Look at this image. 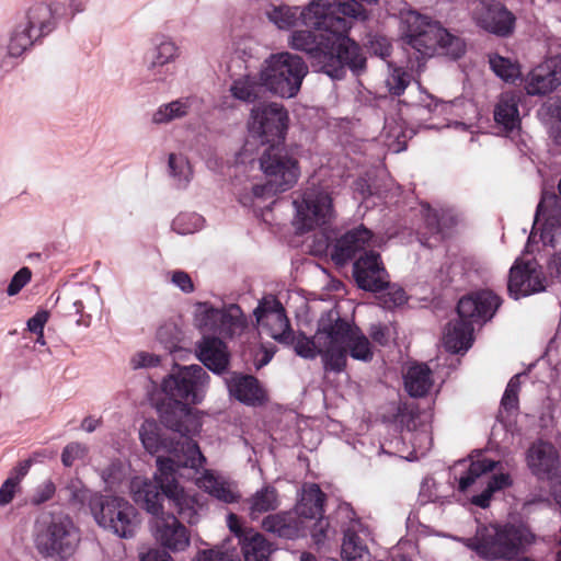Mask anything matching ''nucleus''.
<instances>
[{"mask_svg": "<svg viewBox=\"0 0 561 561\" xmlns=\"http://www.w3.org/2000/svg\"><path fill=\"white\" fill-rule=\"evenodd\" d=\"M301 23L311 31H294L288 45L308 55L319 71L332 79H341L348 67L354 72L365 68L366 58L360 47L347 36L352 20H366V10L358 1H311L300 12Z\"/></svg>", "mask_w": 561, "mask_h": 561, "instance_id": "obj_1", "label": "nucleus"}, {"mask_svg": "<svg viewBox=\"0 0 561 561\" xmlns=\"http://www.w3.org/2000/svg\"><path fill=\"white\" fill-rule=\"evenodd\" d=\"M139 439L150 455L157 456L154 479L162 488L178 514L188 524L198 520V501L195 494L187 492L179 479L184 474L181 470H190L195 476L206 463L199 446L193 439L174 443L162 433L160 425L153 420H146L139 427Z\"/></svg>", "mask_w": 561, "mask_h": 561, "instance_id": "obj_2", "label": "nucleus"}, {"mask_svg": "<svg viewBox=\"0 0 561 561\" xmlns=\"http://www.w3.org/2000/svg\"><path fill=\"white\" fill-rule=\"evenodd\" d=\"M536 541L531 530L510 523L480 525L472 537L461 539L483 561H535L525 552Z\"/></svg>", "mask_w": 561, "mask_h": 561, "instance_id": "obj_3", "label": "nucleus"}, {"mask_svg": "<svg viewBox=\"0 0 561 561\" xmlns=\"http://www.w3.org/2000/svg\"><path fill=\"white\" fill-rule=\"evenodd\" d=\"M399 30L405 44L423 57L440 54L456 59L465 53L461 38L417 11H401Z\"/></svg>", "mask_w": 561, "mask_h": 561, "instance_id": "obj_4", "label": "nucleus"}, {"mask_svg": "<svg viewBox=\"0 0 561 561\" xmlns=\"http://www.w3.org/2000/svg\"><path fill=\"white\" fill-rule=\"evenodd\" d=\"M288 122V112L283 104L266 102L253 106L248 121V137L236 154V162L253 163L259 150L272 145L283 146Z\"/></svg>", "mask_w": 561, "mask_h": 561, "instance_id": "obj_5", "label": "nucleus"}, {"mask_svg": "<svg viewBox=\"0 0 561 561\" xmlns=\"http://www.w3.org/2000/svg\"><path fill=\"white\" fill-rule=\"evenodd\" d=\"M500 302V298L490 290L461 298L457 306L459 320L450 323L444 333L445 348L451 353L468 351L473 341V323L490 320Z\"/></svg>", "mask_w": 561, "mask_h": 561, "instance_id": "obj_6", "label": "nucleus"}, {"mask_svg": "<svg viewBox=\"0 0 561 561\" xmlns=\"http://www.w3.org/2000/svg\"><path fill=\"white\" fill-rule=\"evenodd\" d=\"M308 65L302 57L289 51L271 54L260 68L259 78L272 94L282 99L295 98L305 77L308 75Z\"/></svg>", "mask_w": 561, "mask_h": 561, "instance_id": "obj_7", "label": "nucleus"}, {"mask_svg": "<svg viewBox=\"0 0 561 561\" xmlns=\"http://www.w3.org/2000/svg\"><path fill=\"white\" fill-rule=\"evenodd\" d=\"M34 541L42 556L67 560L77 551L81 534L68 514L56 513L44 515L37 522Z\"/></svg>", "mask_w": 561, "mask_h": 561, "instance_id": "obj_8", "label": "nucleus"}, {"mask_svg": "<svg viewBox=\"0 0 561 561\" xmlns=\"http://www.w3.org/2000/svg\"><path fill=\"white\" fill-rule=\"evenodd\" d=\"M91 515L98 526L124 539L135 537L141 523L136 507L116 495L95 497L91 502Z\"/></svg>", "mask_w": 561, "mask_h": 561, "instance_id": "obj_9", "label": "nucleus"}, {"mask_svg": "<svg viewBox=\"0 0 561 561\" xmlns=\"http://www.w3.org/2000/svg\"><path fill=\"white\" fill-rule=\"evenodd\" d=\"M294 206L296 210L294 225L300 232L328 225L335 217L331 194L314 183L295 197Z\"/></svg>", "mask_w": 561, "mask_h": 561, "instance_id": "obj_10", "label": "nucleus"}, {"mask_svg": "<svg viewBox=\"0 0 561 561\" xmlns=\"http://www.w3.org/2000/svg\"><path fill=\"white\" fill-rule=\"evenodd\" d=\"M209 385V375L199 365L176 366L162 381L163 392L174 404H199Z\"/></svg>", "mask_w": 561, "mask_h": 561, "instance_id": "obj_11", "label": "nucleus"}, {"mask_svg": "<svg viewBox=\"0 0 561 561\" xmlns=\"http://www.w3.org/2000/svg\"><path fill=\"white\" fill-rule=\"evenodd\" d=\"M347 354L362 362H369L374 355L368 339L357 327L341 319L337 312V320L333 322V347L329 352L331 370H343Z\"/></svg>", "mask_w": 561, "mask_h": 561, "instance_id": "obj_12", "label": "nucleus"}, {"mask_svg": "<svg viewBox=\"0 0 561 561\" xmlns=\"http://www.w3.org/2000/svg\"><path fill=\"white\" fill-rule=\"evenodd\" d=\"M194 327L204 335L232 337L242 333L245 318L237 305L216 308L209 302H197L193 311Z\"/></svg>", "mask_w": 561, "mask_h": 561, "instance_id": "obj_13", "label": "nucleus"}, {"mask_svg": "<svg viewBox=\"0 0 561 561\" xmlns=\"http://www.w3.org/2000/svg\"><path fill=\"white\" fill-rule=\"evenodd\" d=\"M539 242L543 249L561 247V204L558 203L556 196L543 195L538 204L526 252L539 251L540 249L537 247Z\"/></svg>", "mask_w": 561, "mask_h": 561, "instance_id": "obj_14", "label": "nucleus"}, {"mask_svg": "<svg viewBox=\"0 0 561 561\" xmlns=\"http://www.w3.org/2000/svg\"><path fill=\"white\" fill-rule=\"evenodd\" d=\"M259 165L266 180L276 191L291 188L300 176L296 159L290 157L283 146L272 145L259 150Z\"/></svg>", "mask_w": 561, "mask_h": 561, "instance_id": "obj_15", "label": "nucleus"}, {"mask_svg": "<svg viewBox=\"0 0 561 561\" xmlns=\"http://www.w3.org/2000/svg\"><path fill=\"white\" fill-rule=\"evenodd\" d=\"M337 514L341 518L348 520L343 530L342 560L368 561L370 554L365 541L371 537L369 526L356 516L348 504L340 505Z\"/></svg>", "mask_w": 561, "mask_h": 561, "instance_id": "obj_16", "label": "nucleus"}, {"mask_svg": "<svg viewBox=\"0 0 561 561\" xmlns=\"http://www.w3.org/2000/svg\"><path fill=\"white\" fill-rule=\"evenodd\" d=\"M254 316L261 333L283 343L291 342L293 333L285 309L274 296L263 297L254 309Z\"/></svg>", "mask_w": 561, "mask_h": 561, "instance_id": "obj_17", "label": "nucleus"}, {"mask_svg": "<svg viewBox=\"0 0 561 561\" xmlns=\"http://www.w3.org/2000/svg\"><path fill=\"white\" fill-rule=\"evenodd\" d=\"M548 279L535 259L519 257L510 270L508 293L515 299L543 291Z\"/></svg>", "mask_w": 561, "mask_h": 561, "instance_id": "obj_18", "label": "nucleus"}, {"mask_svg": "<svg viewBox=\"0 0 561 561\" xmlns=\"http://www.w3.org/2000/svg\"><path fill=\"white\" fill-rule=\"evenodd\" d=\"M337 320V310L332 309L319 320L318 330L312 339L299 336L295 342V352L304 358L312 359L322 356L325 369L331 370L329 352L333 347V322Z\"/></svg>", "mask_w": 561, "mask_h": 561, "instance_id": "obj_19", "label": "nucleus"}, {"mask_svg": "<svg viewBox=\"0 0 561 561\" xmlns=\"http://www.w3.org/2000/svg\"><path fill=\"white\" fill-rule=\"evenodd\" d=\"M426 111L430 114H453L459 116L461 121H451L447 123V127L455 126L462 130L473 133L472 128L479 121V110L471 101H457L454 103H439L435 101L434 96L421 91L417 103V112Z\"/></svg>", "mask_w": 561, "mask_h": 561, "instance_id": "obj_20", "label": "nucleus"}, {"mask_svg": "<svg viewBox=\"0 0 561 561\" xmlns=\"http://www.w3.org/2000/svg\"><path fill=\"white\" fill-rule=\"evenodd\" d=\"M470 12L477 25L490 33L507 36L514 30V15L500 2L474 0Z\"/></svg>", "mask_w": 561, "mask_h": 561, "instance_id": "obj_21", "label": "nucleus"}, {"mask_svg": "<svg viewBox=\"0 0 561 561\" xmlns=\"http://www.w3.org/2000/svg\"><path fill=\"white\" fill-rule=\"evenodd\" d=\"M150 530L156 542L167 551L183 552L191 545L190 530L174 515L154 517Z\"/></svg>", "mask_w": 561, "mask_h": 561, "instance_id": "obj_22", "label": "nucleus"}, {"mask_svg": "<svg viewBox=\"0 0 561 561\" xmlns=\"http://www.w3.org/2000/svg\"><path fill=\"white\" fill-rule=\"evenodd\" d=\"M382 239L375 237L371 231L360 226L347 231L335 243L331 257L337 265H344L360 254L380 248Z\"/></svg>", "mask_w": 561, "mask_h": 561, "instance_id": "obj_23", "label": "nucleus"}, {"mask_svg": "<svg viewBox=\"0 0 561 561\" xmlns=\"http://www.w3.org/2000/svg\"><path fill=\"white\" fill-rule=\"evenodd\" d=\"M353 274L358 287L364 290L381 291L388 284V273L375 249L355 260Z\"/></svg>", "mask_w": 561, "mask_h": 561, "instance_id": "obj_24", "label": "nucleus"}, {"mask_svg": "<svg viewBox=\"0 0 561 561\" xmlns=\"http://www.w3.org/2000/svg\"><path fill=\"white\" fill-rule=\"evenodd\" d=\"M62 7L60 2H36L27 8L21 23L39 41L57 27Z\"/></svg>", "mask_w": 561, "mask_h": 561, "instance_id": "obj_25", "label": "nucleus"}, {"mask_svg": "<svg viewBox=\"0 0 561 561\" xmlns=\"http://www.w3.org/2000/svg\"><path fill=\"white\" fill-rule=\"evenodd\" d=\"M153 480L154 482L147 477L136 476L130 480L129 492L136 504L157 517L163 513V497L168 496L158 481L154 478Z\"/></svg>", "mask_w": 561, "mask_h": 561, "instance_id": "obj_26", "label": "nucleus"}, {"mask_svg": "<svg viewBox=\"0 0 561 561\" xmlns=\"http://www.w3.org/2000/svg\"><path fill=\"white\" fill-rule=\"evenodd\" d=\"M561 84V57L554 56L536 67L528 76V94H547Z\"/></svg>", "mask_w": 561, "mask_h": 561, "instance_id": "obj_27", "label": "nucleus"}, {"mask_svg": "<svg viewBox=\"0 0 561 561\" xmlns=\"http://www.w3.org/2000/svg\"><path fill=\"white\" fill-rule=\"evenodd\" d=\"M191 404H174L172 410H160L161 421L167 427L181 434L183 440L192 439L202 427L199 412L190 407Z\"/></svg>", "mask_w": 561, "mask_h": 561, "instance_id": "obj_28", "label": "nucleus"}, {"mask_svg": "<svg viewBox=\"0 0 561 561\" xmlns=\"http://www.w3.org/2000/svg\"><path fill=\"white\" fill-rule=\"evenodd\" d=\"M527 465L539 479L551 480L559 466V455L553 445L538 442L533 444L527 453Z\"/></svg>", "mask_w": 561, "mask_h": 561, "instance_id": "obj_29", "label": "nucleus"}, {"mask_svg": "<svg viewBox=\"0 0 561 561\" xmlns=\"http://www.w3.org/2000/svg\"><path fill=\"white\" fill-rule=\"evenodd\" d=\"M180 56L181 48L172 37L157 36L145 58L147 70L154 76L160 75L165 65L175 62Z\"/></svg>", "mask_w": 561, "mask_h": 561, "instance_id": "obj_30", "label": "nucleus"}, {"mask_svg": "<svg viewBox=\"0 0 561 561\" xmlns=\"http://www.w3.org/2000/svg\"><path fill=\"white\" fill-rule=\"evenodd\" d=\"M195 484L210 496L224 503H236L240 499L237 484L215 473L213 470L205 469L202 474L195 479Z\"/></svg>", "mask_w": 561, "mask_h": 561, "instance_id": "obj_31", "label": "nucleus"}, {"mask_svg": "<svg viewBox=\"0 0 561 561\" xmlns=\"http://www.w3.org/2000/svg\"><path fill=\"white\" fill-rule=\"evenodd\" d=\"M196 355L215 374L224 373L229 364L227 346L215 336H203L196 345Z\"/></svg>", "mask_w": 561, "mask_h": 561, "instance_id": "obj_32", "label": "nucleus"}, {"mask_svg": "<svg viewBox=\"0 0 561 561\" xmlns=\"http://www.w3.org/2000/svg\"><path fill=\"white\" fill-rule=\"evenodd\" d=\"M230 396L247 405H259L265 401V392L256 378L233 375L227 380Z\"/></svg>", "mask_w": 561, "mask_h": 561, "instance_id": "obj_33", "label": "nucleus"}, {"mask_svg": "<svg viewBox=\"0 0 561 561\" xmlns=\"http://www.w3.org/2000/svg\"><path fill=\"white\" fill-rule=\"evenodd\" d=\"M262 527L278 537L293 539L305 533L309 525L298 519L295 513L286 512L268 515L263 519Z\"/></svg>", "mask_w": 561, "mask_h": 561, "instance_id": "obj_34", "label": "nucleus"}, {"mask_svg": "<svg viewBox=\"0 0 561 561\" xmlns=\"http://www.w3.org/2000/svg\"><path fill=\"white\" fill-rule=\"evenodd\" d=\"M324 494L318 484H305L301 496L295 508V515L298 519L308 525L309 522L317 519L323 513Z\"/></svg>", "mask_w": 561, "mask_h": 561, "instance_id": "obj_35", "label": "nucleus"}, {"mask_svg": "<svg viewBox=\"0 0 561 561\" xmlns=\"http://www.w3.org/2000/svg\"><path fill=\"white\" fill-rule=\"evenodd\" d=\"M494 121L506 131H513L519 128L520 115L516 94L505 92L500 96L494 107Z\"/></svg>", "mask_w": 561, "mask_h": 561, "instance_id": "obj_36", "label": "nucleus"}, {"mask_svg": "<svg viewBox=\"0 0 561 561\" xmlns=\"http://www.w3.org/2000/svg\"><path fill=\"white\" fill-rule=\"evenodd\" d=\"M195 103L193 96H182L157 107L151 115V123L154 125H167L173 121L186 117Z\"/></svg>", "mask_w": 561, "mask_h": 561, "instance_id": "obj_37", "label": "nucleus"}, {"mask_svg": "<svg viewBox=\"0 0 561 561\" xmlns=\"http://www.w3.org/2000/svg\"><path fill=\"white\" fill-rule=\"evenodd\" d=\"M244 561H271L272 543L254 529H250L239 543Z\"/></svg>", "mask_w": 561, "mask_h": 561, "instance_id": "obj_38", "label": "nucleus"}, {"mask_svg": "<svg viewBox=\"0 0 561 561\" xmlns=\"http://www.w3.org/2000/svg\"><path fill=\"white\" fill-rule=\"evenodd\" d=\"M403 379L405 390L415 398L425 396L433 386L432 373L424 364L411 365Z\"/></svg>", "mask_w": 561, "mask_h": 561, "instance_id": "obj_39", "label": "nucleus"}, {"mask_svg": "<svg viewBox=\"0 0 561 561\" xmlns=\"http://www.w3.org/2000/svg\"><path fill=\"white\" fill-rule=\"evenodd\" d=\"M277 192L268 181L266 184L250 183L238 193V199L242 206L257 211Z\"/></svg>", "mask_w": 561, "mask_h": 561, "instance_id": "obj_40", "label": "nucleus"}, {"mask_svg": "<svg viewBox=\"0 0 561 561\" xmlns=\"http://www.w3.org/2000/svg\"><path fill=\"white\" fill-rule=\"evenodd\" d=\"M101 302L99 288L94 285L82 284L77 288L76 297L72 301L75 313L80 316L77 320L78 325L89 327L91 321L90 314H84L85 306H93Z\"/></svg>", "mask_w": 561, "mask_h": 561, "instance_id": "obj_41", "label": "nucleus"}, {"mask_svg": "<svg viewBox=\"0 0 561 561\" xmlns=\"http://www.w3.org/2000/svg\"><path fill=\"white\" fill-rule=\"evenodd\" d=\"M37 42L35 35L20 22L10 31L4 46L9 50V56L18 60Z\"/></svg>", "mask_w": 561, "mask_h": 561, "instance_id": "obj_42", "label": "nucleus"}, {"mask_svg": "<svg viewBox=\"0 0 561 561\" xmlns=\"http://www.w3.org/2000/svg\"><path fill=\"white\" fill-rule=\"evenodd\" d=\"M249 511L252 519L261 514L274 511L279 506L278 494L275 488L271 485L257 490L249 500Z\"/></svg>", "mask_w": 561, "mask_h": 561, "instance_id": "obj_43", "label": "nucleus"}, {"mask_svg": "<svg viewBox=\"0 0 561 561\" xmlns=\"http://www.w3.org/2000/svg\"><path fill=\"white\" fill-rule=\"evenodd\" d=\"M261 88L264 87L261 85L260 80L257 81L253 76L244 75L232 81L229 91L236 100L252 103L260 98Z\"/></svg>", "mask_w": 561, "mask_h": 561, "instance_id": "obj_44", "label": "nucleus"}, {"mask_svg": "<svg viewBox=\"0 0 561 561\" xmlns=\"http://www.w3.org/2000/svg\"><path fill=\"white\" fill-rule=\"evenodd\" d=\"M499 462L479 455L477 459H471L465 474L459 478L458 490L467 492L482 474L493 471Z\"/></svg>", "mask_w": 561, "mask_h": 561, "instance_id": "obj_45", "label": "nucleus"}, {"mask_svg": "<svg viewBox=\"0 0 561 561\" xmlns=\"http://www.w3.org/2000/svg\"><path fill=\"white\" fill-rule=\"evenodd\" d=\"M300 10L298 7L289 5H271L265 14L270 22H272L279 30H289L301 21Z\"/></svg>", "mask_w": 561, "mask_h": 561, "instance_id": "obj_46", "label": "nucleus"}, {"mask_svg": "<svg viewBox=\"0 0 561 561\" xmlns=\"http://www.w3.org/2000/svg\"><path fill=\"white\" fill-rule=\"evenodd\" d=\"M168 171L173 182L179 187H185L192 180L193 171L188 159L182 153H170L168 158Z\"/></svg>", "mask_w": 561, "mask_h": 561, "instance_id": "obj_47", "label": "nucleus"}, {"mask_svg": "<svg viewBox=\"0 0 561 561\" xmlns=\"http://www.w3.org/2000/svg\"><path fill=\"white\" fill-rule=\"evenodd\" d=\"M512 484V479L507 473H499L491 477L486 488L471 497V503L478 507L486 508L490 506L493 494Z\"/></svg>", "mask_w": 561, "mask_h": 561, "instance_id": "obj_48", "label": "nucleus"}, {"mask_svg": "<svg viewBox=\"0 0 561 561\" xmlns=\"http://www.w3.org/2000/svg\"><path fill=\"white\" fill-rule=\"evenodd\" d=\"M489 61L494 73L506 82H515L520 77L518 65L510 58L492 55Z\"/></svg>", "mask_w": 561, "mask_h": 561, "instance_id": "obj_49", "label": "nucleus"}, {"mask_svg": "<svg viewBox=\"0 0 561 561\" xmlns=\"http://www.w3.org/2000/svg\"><path fill=\"white\" fill-rule=\"evenodd\" d=\"M65 491L72 503L80 505L88 504L90 510L91 502L94 501L95 497H102V494L92 492L79 479H71L67 483Z\"/></svg>", "mask_w": 561, "mask_h": 561, "instance_id": "obj_50", "label": "nucleus"}, {"mask_svg": "<svg viewBox=\"0 0 561 561\" xmlns=\"http://www.w3.org/2000/svg\"><path fill=\"white\" fill-rule=\"evenodd\" d=\"M204 226V218L195 213H182L172 221V229L179 234H190Z\"/></svg>", "mask_w": 561, "mask_h": 561, "instance_id": "obj_51", "label": "nucleus"}, {"mask_svg": "<svg viewBox=\"0 0 561 561\" xmlns=\"http://www.w3.org/2000/svg\"><path fill=\"white\" fill-rule=\"evenodd\" d=\"M388 70L386 85L390 93L400 95L410 83V75L403 68L393 66L390 62L388 64Z\"/></svg>", "mask_w": 561, "mask_h": 561, "instance_id": "obj_52", "label": "nucleus"}, {"mask_svg": "<svg viewBox=\"0 0 561 561\" xmlns=\"http://www.w3.org/2000/svg\"><path fill=\"white\" fill-rule=\"evenodd\" d=\"M383 291L379 295V304L385 309H393L404 305L408 300L407 294L398 285H389L383 287Z\"/></svg>", "mask_w": 561, "mask_h": 561, "instance_id": "obj_53", "label": "nucleus"}, {"mask_svg": "<svg viewBox=\"0 0 561 561\" xmlns=\"http://www.w3.org/2000/svg\"><path fill=\"white\" fill-rule=\"evenodd\" d=\"M127 473V465L122 460L112 461L108 467L101 471V478L108 489L121 483Z\"/></svg>", "mask_w": 561, "mask_h": 561, "instance_id": "obj_54", "label": "nucleus"}, {"mask_svg": "<svg viewBox=\"0 0 561 561\" xmlns=\"http://www.w3.org/2000/svg\"><path fill=\"white\" fill-rule=\"evenodd\" d=\"M444 494L439 492V485L436 480L432 477H426L420 489L419 499L422 503L430 502H442L444 503V499H446Z\"/></svg>", "mask_w": 561, "mask_h": 561, "instance_id": "obj_55", "label": "nucleus"}, {"mask_svg": "<svg viewBox=\"0 0 561 561\" xmlns=\"http://www.w3.org/2000/svg\"><path fill=\"white\" fill-rule=\"evenodd\" d=\"M386 145L393 152H400L405 149V134L399 127H391L387 121L383 129Z\"/></svg>", "mask_w": 561, "mask_h": 561, "instance_id": "obj_56", "label": "nucleus"}, {"mask_svg": "<svg viewBox=\"0 0 561 561\" xmlns=\"http://www.w3.org/2000/svg\"><path fill=\"white\" fill-rule=\"evenodd\" d=\"M88 448L80 443L68 444L61 454L62 465L66 467L73 466L77 461L83 460L87 457Z\"/></svg>", "mask_w": 561, "mask_h": 561, "instance_id": "obj_57", "label": "nucleus"}, {"mask_svg": "<svg viewBox=\"0 0 561 561\" xmlns=\"http://www.w3.org/2000/svg\"><path fill=\"white\" fill-rule=\"evenodd\" d=\"M32 278V271L24 266L20 268L11 278L8 287L7 295L9 297H13L18 295L30 282Z\"/></svg>", "mask_w": 561, "mask_h": 561, "instance_id": "obj_58", "label": "nucleus"}, {"mask_svg": "<svg viewBox=\"0 0 561 561\" xmlns=\"http://www.w3.org/2000/svg\"><path fill=\"white\" fill-rule=\"evenodd\" d=\"M21 479L18 476H11L4 480L0 486V506L9 505L15 494L20 491Z\"/></svg>", "mask_w": 561, "mask_h": 561, "instance_id": "obj_59", "label": "nucleus"}, {"mask_svg": "<svg viewBox=\"0 0 561 561\" xmlns=\"http://www.w3.org/2000/svg\"><path fill=\"white\" fill-rule=\"evenodd\" d=\"M192 561H239L232 553L224 551L220 547L201 550Z\"/></svg>", "mask_w": 561, "mask_h": 561, "instance_id": "obj_60", "label": "nucleus"}, {"mask_svg": "<svg viewBox=\"0 0 561 561\" xmlns=\"http://www.w3.org/2000/svg\"><path fill=\"white\" fill-rule=\"evenodd\" d=\"M519 376H514L507 383L505 392L502 398V405L506 410H513L517 408L518 404V391H519Z\"/></svg>", "mask_w": 561, "mask_h": 561, "instance_id": "obj_61", "label": "nucleus"}, {"mask_svg": "<svg viewBox=\"0 0 561 561\" xmlns=\"http://www.w3.org/2000/svg\"><path fill=\"white\" fill-rule=\"evenodd\" d=\"M159 363V356L148 352H138L130 358V366L133 369L156 367Z\"/></svg>", "mask_w": 561, "mask_h": 561, "instance_id": "obj_62", "label": "nucleus"}, {"mask_svg": "<svg viewBox=\"0 0 561 561\" xmlns=\"http://www.w3.org/2000/svg\"><path fill=\"white\" fill-rule=\"evenodd\" d=\"M311 536L316 545H323L329 537V522L322 515L316 519L311 529Z\"/></svg>", "mask_w": 561, "mask_h": 561, "instance_id": "obj_63", "label": "nucleus"}, {"mask_svg": "<svg viewBox=\"0 0 561 561\" xmlns=\"http://www.w3.org/2000/svg\"><path fill=\"white\" fill-rule=\"evenodd\" d=\"M56 492V486L53 481L46 480L39 484L32 497V502L35 504H42L53 497Z\"/></svg>", "mask_w": 561, "mask_h": 561, "instance_id": "obj_64", "label": "nucleus"}]
</instances>
